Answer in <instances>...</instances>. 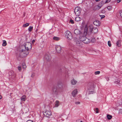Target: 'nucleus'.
Segmentation results:
<instances>
[{
    "label": "nucleus",
    "mask_w": 122,
    "mask_h": 122,
    "mask_svg": "<svg viewBox=\"0 0 122 122\" xmlns=\"http://www.w3.org/2000/svg\"><path fill=\"white\" fill-rule=\"evenodd\" d=\"M58 88L56 86H54L51 91V93L53 96L54 97H56L58 94Z\"/></svg>",
    "instance_id": "nucleus-1"
},
{
    "label": "nucleus",
    "mask_w": 122,
    "mask_h": 122,
    "mask_svg": "<svg viewBox=\"0 0 122 122\" xmlns=\"http://www.w3.org/2000/svg\"><path fill=\"white\" fill-rule=\"evenodd\" d=\"M18 55H17V56L23 58L29 54V52L28 51H26V52L23 51H20Z\"/></svg>",
    "instance_id": "nucleus-2"
},
{
    "label": "nucleus",
    "mask_w": 122,
    "mask_h": 122,
    "mask_svg": "<svg viewBox=\"0 0 122 122\" xmlns=\"http://www.w3.org/2000/svg\"><path fill=\"white\" fill-rule=\"evenodd\" d=\"M65 35L66 37L68 40H71L72 39V35L69 31H66L65 32Z\"/></svg>",
    "instance_id": "nucleus-3"
},
{
    "label": "nucleus",
    "mask_w": 122,
    "mask_h": 122,
    "mask_svg": "<svg viewBox=\"0 0 122 122\" xmlns=\"http://www.w3.org/2000/svg\"><path fill=\"white\" fill-rule=\"evenodd\" d=\"M74 41L76 45L79 46H81L82 45V43L76 37L74 38Z\"/></svg>",
    "instance_id": "nucleus-4"
},
{
    "label": "nucleus",
    "mask_w": 122,
    "mask_h": 122,
    "mask_svg": "<svg viewBox=\"0 0 122 122\" xmlns=\"http://www.w3.org/2000/svg\"><path fill=\"white\" fill-rule=\"evenodd\" d=\"M75 13L76 16H79L81 12V9L80 7H76L74 9Z\"/></svg>",
    "instance_id": "nucleus-5"
},
{
    "label": "nucleus",
    "mask_w": 122,
    "mask_h": 122,
    "mask_svg": "<svg viewBox=\"0 0 122 122\" xmlns=\"http://www.w3.org/2000/svg\"><path fill=\"white\" fill-rule=\"evenodd\" d=\"M26 49V51H29V50H31L32 48L31 44L29 42H26L24 44Z\"/></svg>",
    "instance_id": "nucleus-6"
},
{
    "label": "nucleus",
    "mask_w": 122,
    "mask_h": 122,
    "mask_svg": "<svg viewBox=\"0 0 122 122\" xmlns=\"http://www.w3.org/2000/svg\"><path fill=\"white\" fill-rule=\"evenodd\" d=\"M90 30L92 33H96L98 32V29L95 27H93L92 25L90 26Z\"/></svg>",
    "instance_id": "nucleus-7"
},
{
    "label": "nucleus",
    "mask_w": 122,
    "mask_h": 122,
    "mask_svg": "<svg viewBox=\"0 0 122 122\" xmlns=\"http://www.w3.org/2000/svg\"><path fill=\"white\" fill-rule=\"evenodd\" d=\"M50 56V55L48 54H46L44 56V59L47 61H49L51 58Z\"/></svg>",
    "instance_id": "nucleus-8"
},
{
    "label": "nucleus",
    "mask_w": 122,
    "mask_h": 122,
    "mask_svg": "<svg viewBox=\"0 0 122 122\" xmlns=\"http://www.w3.org/2000/svg\"><path fill=\"white\" fill-rule=\"evenodd\" d=\"M9 75L11 76L12 78H14L16 76V74L14 73V71H11L9 72Z\"/></svg>",
    "instance_id": "nucleus-9"
},
{
    "label": "nucleus",
    "mask_w": 122,
    "mask_h": 122,
    "mask_svg": "<svg viewBox=\"0 0 122 122\" xmlns=\"http://www.w3.org/2000/svg\"><path fill=\"white\" fill-rule=\"evenodd\" d=\"M45 113L46 114V116L47 117H49L51 116L52 115V112L50 110H46Z\"/></svg>",
    "instance_id": "nucleus-10"
},
{
    "label": "nucleus",
    "mask_w": 122,
    "mask_h": 122,
    "mask_svg": "<svg viewBox=\"0 0 122 122\" xmlns=\"http://www.w3.org/2000/svg\"><path fill=\"white\" fill-rule=\"evenodd\" d=\"M55 48L56 50L58 53H60L61 52V48L60 46H56Z\"/></svg>",
    "instance_id": "nucleus-11"
},
{
    "label": "nucleus",
    "mask_w": 122,
    "mask_h": 122,
    "mask_svg": "<svg viewBox=\"0 0 122 122\" xmlns=\"http://www.w3.org/2000/svg\"><path fill=\"white\" fill-rule=\"evenodd\" d=\"M21 49L20 51H23L25 52H26V49L24 44L23 45L21 46Z\"/></svg>",
    "instance_id": "nucleus-12"
},
{
    "label": "nucleus",
    "mask_w": 122,
    "mask_h": 122,
    "mask_svg": "<svg viewBox=\"0 0 122 122\" xmlns=\"http://www.w3.org/2000/svg\"><path fill=\"white\" fill-rule=\"evenodd\" d=\"M77 90L76 89H75L72 92V95L73 97H76V95L77 94Z\"/></svg>",
    "instance_id": "nucleus-13"
},
{
    "label": "nucleus",
    "mask_w": 122,
    "mask_h": 122,
    "mask_svg": "<svg viewBox=\"0 0 122 122\" xmlns=\"http://www.w3.org/2000/svg\"><path fill=\"white\" fill-rule=\"evenodd\" d=\"M90 42L91 40L86 37L83 42L85 44H88L90 43Z\"/></svg>",
    "instance_id": "nucleus-14"
},
{
    "label": "nucleus",
    "mask_w": 122,
    "mask_h": 122,
    "mask_svg": "<svg viewBox=\"0 0 122 122\" xmlns=\"http://www.w3.org/2000/svg\"><path fill=\"white\" fill-rule=\"evenodd\" d=\"M101 8L98 5H96L93 8V10H97Z\"/></svg>",
    "instance_id": "nucleus-15"
},
{
    "label": "nucleus",
    "mask_w": 122,
    "mask_h": 122,
    "mask_svg": "<svg viewBox=\"0 0 122 122\" xmlns=\"http://www.w3.org/2000/svg\"><path fill=\"white\" fill-rule=\"evenodd\" d=\"M74 33L76 35L80 33V31L78 29H76L74 31Z\"/></svg>",
    "instance_id": "nucleus-16"
},
{
    "label": "nucleus",
    "mask_w": 122,
    "mask_h": 122,
    "mask_svg": "<svg viewBox=\"0 0 122 122\" xmlns=\"http://www.w3.org/2000/svg\"><path fill=\"white\" fill-rule=\"evenodd\" d=\"M94 24L97 26H99L100 25V22L97 20L95 21L94 22Z\"/></svg>",
    "instance_id": "nucleus-17"
},
{
    "label": "nucleus",
    "mask_w": 122,
    "mask_h": 122,
    "mask_svg": "<svg viewBox=\"0 0 122 122\" xmlns=\"http://www.w3.org/2000/svg\"><path fill=\"white\" fill-rule=\"evenodd\" d=\"M86 37L84 36H81L80 37L79 39L81 41L83 42Z\"/></svg>",
    "instance_id": "nucleus-18"
},
{
    "label": "nucleus",
    "mask_w": 122,
    "mask_h": 122,
    "mask_svg": "<svg viewBox=\"0 0 122 122\" xmlns=\"http://www.w3.org/2000/svg\"><path fill=\"white\" fill-rule=\"evenodd\" d=\"M104 3H105V2L103 1H102L99 3L98 5L100 7V8H101V7Z\"/></svg>",
    "instance_id": "nucleus-19"
},
{
    "label": "nucleus",
    "mask_w": 122,
    "mask_h": 122,
    "mask_svg": "<svg viewBox=\"0 0 122 122\" xmlns=\"http://www.w3.org/2000/svg\"><path fill=\"white\" fill-rule=\"evenodd\" d=\"M82 20L81 18L79 17H76L75 19V21L78 22L81 21Z\"/></svg>",
    "instance_id": "nucleus-20"
},
{
    "label": "nucleus",
    "mask_w": 122,
    "mask_h": 122,
    "mask_svg": "<svg viewBox=\"0 0 122 122\" xmlns=\"http://www.w3.org/2000/svg\"><path fill=\"white\" fill-rule=\"evenodd\" d=\"M121 40H119L117 42V45L118 47L120 46H121Z\"/></svg>",
    "instance_id": "nucleus-21"
},
{
    "label": "nucleus",
    "mask_w": 122,
    "mask_h": 122,
    "mask_svg": "<svg viewBox=\"0 0 122 122\" xmlns=\"http://www.w3.org/2000/svg\"><path fill=\"white\" fill-rule=\"evenodd\" d=\"M77 82V81L74 79H73L71 81V83L72 85H75Z\"/></svg>",
    "instance_id": "nucleus-22"
},
{
    "label": "nucleus",
    "mask_w": 122,
    "mask_h": 122,
    "mask_svg": "<svg viewBox=\"0 0 122 122\" xmlns=\"http://www.w3.org/2000/svg\"><path fill=\"white\" fill-rule=\"evenodd\" d=\"M59 102L58 100L56 101L55 103V107H58L59 105Z\"/></svg>",
    "instance_id": "nucleus-23"
},
{
    "label": "nucleus",
    "mask_w": 122,
    "mask_h": 122,
    "mask_svg": "<svg viewBox=\"0 0 122 122\" xmlns=\"http://www.w3.org/2000/svg\"><path fill=\"white\" fill-rule=\"evenodd\" d=\"M26 97V96H25L23 95L21 98V99L22 101H25V100Z\"/></svg>",
    "instance_id": "nucleus-24"
},
{
    "label": "nucleus",
    "mask_w": 122,
    "mask_h": 122,
    "mask_svg": "<svg viewBox=\"0 0 122 122\" xmlns=\"http://www.w3.org/2000/svg\"><path fill=\"white\" fill-rule=\"evenodd\" d=\"M53 39L56 41L59 40L60 39V38L56 36H54L53 37Z\"/></svg>",
    "instance_id": "nucleus-25"
},
{
    "label": "nucleus",
    "mask_w": 122,
    "mask_h": 122,
    "mask_svg": "<svg viewBox=\"0 0 122 122\" xmlns=\"http://www.w3.org/2000/svg\"><path fill=\"white\" fill-rule=\"evenodd\" d=\"M3 43L2 44V46H5L7 45L6 41L5 40H3Z\"/></svg>",
    "instance_id": "nucleus-26"
},
{
    "label": "nucleus",
    "mask_w": 122,
    "mask_h": 122,
    "mask_svg": "<svg viewBox=\"0 0 122 122\" xmlns=\"http://www.w3.org/2000/svg\"><path fill=\"white\" fill-rule=\"evenodd\" d=\"M112 117V115H110L109 114H108L107 116V117L108 119L109 120L111 119Z\"/></svg>",
    "instance_id": "nucleus-27"
},
{
    "label": "nucleus",
    "mask_w": 122,
    "mask_h": 122,
    "mask_svg": "<svg viewBox=\"0 0 122 122\" xmlns=\"http://www.w3.org/2000/svg\"><path fill=\"white\" fill-rule=\"evenodd\" d=\"M33 28V26H30L28 29V31L30 32H31V31Z\"/></svg>",
    "instance_id": "nucleus-28"
},
{
    "label": "nucleus",
    "mask_w": 122,
    "mask_h": 122,
    "mask_svg": "<svg viewBox=\"0 0 122 122\" xmlns=\"http://www.w3.org/2000/svg\"><path fill=\"white\" fill-rule=\"evenodd\" d=\"M29 25V24L28 23H26L25 24L23 25V27H26L28 26Z\"/></svg>",
    "instance_id": "nucleus-29"
},
{
    "label": "nucleus",
    "mask_w": 122,
    "mask_h": 122,
    "mask_svg": "<svg viewBox=\"0 0 122 122\" xmlns=\"http://www.w3.org/2000/svg\"><path fill=\"white\" fill-rule=\"evenodd\" d=\"M87 32V28L85 27L84 29V33L85 34H86Z\"/></svg>",
    "instance_id": "nucleus-30"
},
{
    "label": "nucleus",
    "mask_w": 122,
    "mask_h": 122,
    "mask_svg": "<svg viewBox=\"0 0 122 122\" xmlns=\"http://www.w3.org/2000/svg\"><path fill=\"white\" fill-rule=\"evenodd\" d=\"M107 8L109 10H110L112 9V6H109L107 7Z\"/></svg>",
    "instance_id": "nucleus-31"
},
{
    "label": "nucleus",
    "mask_w": 122,
    "mask_h": 122,
    "mask_svg": "<svg viewBox=\"0 0 122 122\" xmlns=\"http://www.w3.org/2000/svg\"><path fill=\"white\" fill-rule=\"evenodd\" d=\"M100 73V71H95L94 74L95 75H98Z\"/></svg>",
    "instance_id": "nucleus-32"
},
{
    "label": "nucleus",
    "mask_w": 122,
    "mask_h": 122,
    "mask_svg": "<svg viewBox=\"0 0 122 122\" xmlns=\"http://www.w3.org/2000/svg\"><path fill=\"white\" fill-rule=\"evenodd\" d=\"M108 44L109 47H111V42L110 41H108Z\"/></svg>",
    "instance_id": "nucleus-33"
},
{
    "label": "nucleus",
    "mask_w": 122,
    "mask_h": 122,
    "mask_svg": "<svg viewBox=\"0 0 122 122\" xmlns=\"http://www.w3.org/2000/svg\"><path fill=\"white\" fill-rule=\"evenodd\" d=\"M22 66L23 68H25L26 67V65L25 63H23L22 64Z\"/></svg>",
    "instance_id": "nucleus-34"
},
{
    "label": "nucleus",
    "mask_w": 122,
    "mask_h": 122,
    "mask_svg": "<svg viewBox=\"0 0 122 122\" xmlns=\"http://www.w3.org/2000/svg\"><path fill=\"white\" fill-rule=\"evenodd\" d=\"M95 109L96 110V111H95V110H94L95 112H96V113H98L99 112L98 110L99 109L98 108H95Z\"/></svg>",
    "instance_id": "nucleus-35"
},
{
    "label": "nucleus",
    "mask_w": 122,
    "mask_h": 122,
    "mask_svg": "<svg viewBox=\"0 0 122 122\" xmlns=\"http://www.w3.org/2000/svg\"><path fill=\"white\" fill-rule=\"evenodd\" d=\"M18 69L19 71H20L21 70V68L20 66H18Z\"/></svg>",
    "instance_id": "nucleus-36"
},
{
    "label": "nucleus",
    "mask_w": 122,
    "mask_h": 122,
    "mask_svg": "<svg viewBox=\"0 0 122 122\" xmlns=\"http://www.w3.org/2000/svg\"><path fill=\"white\" fill-rule=\"evenodd\" d=\"M119 114H122V109H120L119 111Z\"/></svg>",
    "instance_id": "nucleus-37"
},
{
    "label": "nucleus",
    "mask_w": 122,
    "mask_h": 122,
    "mask_svg": "<svg viewBox=\"0 0 122 122\" xmlns=\"http://www.w3.org/2000/svg\"><path fill=\"white\" fill-rule=\"evenodd\" d=\"M119 13L121 17L122 18V10H120L119 12Z\"/></svg>",
    "instance_id": "nucleus-38"
},
{
    "label": "nucleus",
    "mask_w": 122,
    "mask_h": 122,
    "mask_svg": "<svg viewBox=\"0 0 122 122\" xmlns=\"http://www.w3.org/2000/svg\"><path fill=\"white\" fill-rule=\"evenodd\" d=\"M105 78L106 79V80L108 81L109 80V77L107 76H105Z\"/></svg>",
    "instance_id": "nucleus-39"
},
{
    "label": "nucleus",
    "mask_w": 122,
    "mask_h": 122,
    "mask_svg": "<svg viewBox=\"0 0 122 122\" xmlns=\"http://www.w3.org/2000/svg\"><path fill=\"white\" fill-rule=\"evenodd\" d=\"M70 22L72 24H74V23L73 20L71 19L70 20Z\"/></svg>",
    "instance_id": "nucleus-40"
},
{
    "label": "nucleus",
    "mask_w": 122,
    "mask_h": 122,
    "mask_svg": "<svg viewBox=\"0 0 122 122\" xmlns=\"http://www.w3.org/2000/svg\"><path fill=\"white\" fill-rule=\"evenodd\" d=\"M95 93V91H90L89 92V94H93V93Z\"/></svg>",
    "instance_id": "nucleus-41"
},
{
    "label": "nucleus",
    "mask_w": 122,
    "mask_h": 122,
    "mask_svg": "<svg viewBox=\"0 0 122 122\" xmlns=\"http://www.w3.org/2000/svg\"><path fill=\"white\" fill-rule=\"evenodd\" d=\"M96 41V40L94 38L92 39L91 40V41L92 42H94Z\"/></svg>",
    "instance_id": "nucleus-42"
},
{
    "label": "nucleus",
    "mask_w": 122,
    "mask_h": 122,
    "mask_svg": "<svg viewBox=\"0 0 122 122\" xmlns=\"http://www.w3.org/2000/svg\"><path fill=\"white\" fill-rule=\"evenodd\" d=\"M100 16L101 19L104 18L105 17V16L104 15H100Z\"/></svg>",
    "instance_id": "nucleus-43"
},
{
    "label": "nucleus",
    "mask_w": 122,
    "mask_h": 122,
    "mask_svg": "<svg viewBox=\"0 0 122 122\" xmlns=\"http://www.w3.org/2000/svg\"><path fill=\"white\" fill-rule=\"evenodd\" d=\"M111 0H106V1L105 2V3H107L110 2Z\"/></svg>",
    "instance_id": "nucleus-44"
},
{
    "label": "nucleus",
    "mask_w": 122,
    "mask_h": 122,
    "mask_svg": "<svg viewBox=\"0 0 122 122\" xmlns=\"http://www.w3.org/2000/svg\"><path fill=\"white\" fill-rule=\"evenodd\" d=\"M80 102H75V103L76 105L80 104Z\"/></svg>",
    "instance_id": "nucleus-45"
},
{
    "label": "nucleus",
    "mask_w": 122,
    "mask_h": 122,
    "mask_svg": "<svg viewBox=\"0 0 122 122\" xmlns=\"http://www.w3.org/2000/svg\"><path fill=\"white\" fill-rule=\"evenodd\" d=\"M26 122H34L33 121L30 120H28Z\"/></svg>",
    "instance_id": "nucleus-46"
},
{
    "label": "nucleus",
    "mask_w": 122,
    "mask_h": 122,
    "mask_svg": "<svg viewBox=\"0 0 122 122\" xmlns=\"http://www.w3.org/2000/svg\"><path fill=\"white\" fill-rule=\"evenodd\" d=\"M105 12V11L104 10H102L101 11V12L103 13H104Z\"/></svg>",
    "instance_id": "nucleus-47"
},
{
    "label": "nucleus",
    "mask_w": 122,
    "mask_h": 122,
    "mask_svg": "<svg viewBox=\"0 0 122 122\" xmlns=\"http://www.w3.org/2000/svg\"><path fill=\"white\" fill-rule=\"evenodd\" d=\"M35 40H32V43L33 44H34L35 43Z\"/></svg>",
    "instance_id": "nucleus-48"
},
{
    "label": "nucleus",
    "mask_w": 122,
    "mask_h": 122,
    "mask_svg": "<svg viewBox=\"0 0 122 122\" xmlns=\"http://www.w3.org/2000/svg\"><path fill=\"white\" fill-rule=\"evenodd\" d=\"M121 1V0H118L117 2L118 3H119V2H120Z\"/></svg>",
    "instance_id": "nucleus-49"
},
{
    "label": "nucleus",
    "mask_w": 122,
    "mask_h": 122,
    "mask_svg": "<svg viewBox=\"0 0 122 122\" xmlns=\"http://www.w3.org/2000/svg\"><path fill=\"white\" fill-rule=\"evenodd\" d=\"M2 98V96L0 95V99H1Z\"/></svg>",
    "instance_id": "nucleus-50"
},
{
    "label": "nucleus",
    "mask_w": 122,
    "mask_h": 122,
    "mask_svg": "<svg viewBox=\"0 0 122 122\" xmlns=\"http://www.w3.org/2000/svg\"><path fill=\"white\" fill-rule=\"evenodd\" d=\"M25 13H24V14H23V15H24V16H23V17H24V16H25Z\"/></svg>",
    "instance_id": "nucleus-51"
},
{
    "label": "nucleus",
    "mask_w": 122,
    "mask_h": 122,
    "mask_svg": "<svg viewBox=\"0 0 122 122\" xmlns=\"http://www.w3.org/2000/svg\"><path fill=\"white\" fill-rule=\"evenodd\" d=\"M115 82L116 83V84H118V82Z\"/></svg>",
    "instance_id": "nucleus-52"
},
{
    "label": "nucleus",
    "mask_w": 122,
    "mask_h": 122,
    "mask_svg": "<svg viewBox=\"0 0 122 122\" xmlns=\"http://www.w3.org/2000/svg\"><path fill=\"white\" fill-rule=\"evenodd\" d=\"M95 1L97 2H98L100 0H95Z\"/></svg>",
    "instance_id": "nucleus-53"
},
{
    "label": "nucleus",
    "mask_w": 122,
    "mask_h": 122,
    "mask_svg": "<svg viewBox=\"0 0 122 122\" xmlns=\"http://www.w3.org/2000/svg\"><path fill=\"white\" fill-rule=\"evenodd\" d=\"M65 76L66 77H68V76H67V75H65Z\"/></svg>",
    "instance_id": "nucleus-54"
},
{
    "label": "nucleus",
    "mask_w": 122,
    "mask_h": 122,
    "mask_svg": "<svg viewBox=\"0 0 122 122\" xmlns=\"http://www.w3.org/2000/svg\"><path fill=\"white\" fill-rule=\"evenodd\" d=\"M80 122H83L82 121H80Z\"/></svg>",
    "instance_id": "nucleus-55"
}]
</instances>
